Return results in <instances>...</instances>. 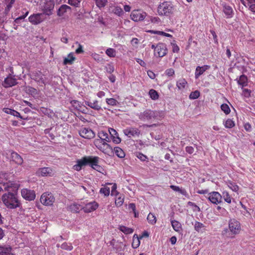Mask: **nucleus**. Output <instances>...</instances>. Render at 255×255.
<instances>
[{
	"label": "nucleus",
	"instance_id": "f257e3e1",
	"mask_svg": "<svg viewBox=\"0 0 255 255\" xmlns=\"http://www.w3.org/2000/svg\"><path fill=\"white\" fill-rule=\"evenodd\" d=\"M3 204L8 209H15L21 206L20 201L16 194L8 192L4 193L1 197Z\"/></svg>",
	"mask_w": 255,
	"mask_h": 255
},
{
	"label": "nucleus",
	"instance_id": "f03ea898",
	"mask_svg": "<svg viewBox=\"0 0 255 255\" xmlns=\"http://www.w3.org/2000/svg\"><path fill=\"white\" fill-rule=\"evenodd\" d=\"M93 156H85L81 159L76 161V164L73 166V169L76 171H80L82 168L87 165L91 166L92 163H96L97 158H93Z\"/></svg>",
	"mask_w": 255,
	"mask_h": 255
},
{
	"label": "nucleus",
	"instance_id": "7ed1b4c3",
	"mask_svg": "<svg viewBox=\"0 0 255 255\" xmlns=\"http://www.w3.org/2000/svg\"><path fill=\"white\" fill-rule=\"evenodd\" d=\"M173 5L169 1H164L158 6V12L160 15L168 16L172 13L173 11Z\"/></svg>",
	"mask_w": 255,
	"mask_h": 255
},
{
	"label": "nucleus",
	"instance_id": "20e7f679",
	"mask_svg": "<svg viewBox=\"0 0 255 255\" xmlns=\"http://www.w3.org/2000/svg\"><path fill=\"white\" fill-rule=\"evenodd\" d=\"M55 197L53 194L49 192L43 193L40 197V202L45 206H52L55 202Z\"/></svg>",
	"mask_w": 255,
	"mask_h": 255
},
{
	"label": "nucleus",
	"instance_id": "39448f33",
	"mask_svg": "<svg viewBox=\"0 0 255 255\" xmlns=\"http://www.w3.org/2000/svg\"><path fill=\"white\" fill-rule=\"evenodd\" d=\"M229 228L230 231L235 235L239 234L241 229L240 222L234 219L229 221Z\"/></svg>",
	"mask_w": 255,
	"mask_h": 255
},
{
	"label": "nucleus",
	"instance_id": "423d86ee",
	"mask_svg": "<svg viewBox=\"0 0 255 255\" xmlns=\"http://www.w3.org/2000/svg\"><path fill=\"white\" fill-rule=\"evenodd\" d=\"M21 195L23 198L29 201L35 199L36 195L35 191L27 188H23L21 190Z\"/></svg>",
	"mask_w": 255,
	"mask_h": 255
},
{
	"label": "nucleus",
	"instance_id": "0eeeda50",
	"mask_svg": "<svg viewBox=\"0 0 255 255\" xmlns=\"http://www.w3.org/2000/svg\"><path fill=\"white\" fill-rule=\"evenodd\" d=\"M207 198L212 203L218 204L222 202V196L218 192H211L208 194Z\"/></svg>",
	"mask_w": 255,
	"mask_h": 255
},
{
	"label": "nucleus",
	"instance_id": "6e6552de",
	"mask_svg": "<svg viewBox=\"0 0 255 255\" xmlns=\"http://www.w3.org/2000/svg\"><path fill=\"white\" fill-rule=\"evenodd\" d=\"M54 5L55 3L54 0H45L43 8L44 13H45L48 15H51L52 14V10L54 8Z\"/></svg>",
	"mask_w": 255,
	"mask_h": 255
},
{
	"label": "nucleus",
	"instance_id": "1a4fd4ad",
	"mask_svg": "<svg viewBox=\"0 0 255 255\" xmlns=\"http://www.w3.org/2000/svg\"><path fill=\"white\" fill-rule=\"evenodd\" d=\"M167 53L166 45L163 43H159L156 45V51L154 53L155 55L159 57L165 56Z\"/></svg>",
	"mask_w": 255,
	"mask_h": 255
},
{
	"label": "nucleus",
	"instance_id": "9d476101",
	"mask_svg": "<svg viewBox=\"0 0 255 255\" xmlns=\"http://www.w3.org/2000/svg\"><path fill=\"white\" fill-rule=\"evenodd\" d=\"M146 15L145 12H141L139 10H134L131 12L130 17L134 21H141L144 19Z\"/></svg>",
	"mask_w": 255,
	"mask_h": 255
},
{
	"label": "nucleus",
	"instance_id": "9b49d317",
	"mask_svg": "<svg viewBox=\"0 0 255 255\" xmlns=\"http://www.w3.org/2000/svg\"><path fill=\"white\" fill-rule=\"evenodd\" d=\"M81 136L87 139L93 138L95 136V132L90 128H84L79 131Z\"/></svg>",
	"mask_w": 255,
	"mask_h": 255
},
{
	"label": "nucleus",
	"instance_id": "f8f14e48",
	"mask_svg": "<svg viewBox=\"0 0 255 255\" xmlns=\"http://www.w3.org/2000/svg\"><path fill=\"white\" fill-rule=\"evenodd\" d=\"M43 14V13L33 14L28 17L29 22L34 25L39 24L43 20V18L41 17Z\"/></svg>",
	"mask_w": 255,
	"mask_h": 255
},
{
	"label": "nucleus",
	"instance_id": "ddd939ff",
	"mask_svg": "<svg viewBox=\"0 0 255 255\" xmlns=\"http://www.w3.org/2000/svg\"><path fill=\"white\" fill-rule=\"evenodd\" d=\"M153 111L147 109L140 114L139 118L142 121L151 120L153 119Z\"/></svg>",
	"mask_w": 255,
	"mask_h": 255
},
{
	"label": "nucleus",
	"instance_id": "4468645a",
	"mask_svg": "<svg viewBox=\"0 0 255 255\" xmlns=\"http://www.w3.org/2000/svg\"><path fill=\"white\" fill-rule=\"evenodd\" d=\"M98 207V204L93 201L86 204L85 206H82V209L85 213H90L96 210Z\"/></svg>",
	"mask_w": 255,
	"mask_h": 255
},
{
	"label": "nucleus",
	"instance_id": "2eb2a0df",
	"mask_svg": "<svg viewBox=\"0 0 255 255\" xmlns=\"http://www.w3.org/2000/svg\"><path fill=\"white\" fill-rule=\"evenodd\" d=\"M123 131L124 134L128 136L129 137L134 136H139L140 134L139 130L135 128H129L125 129Z\"/></svg>",
	"mask_w": 255,
	"mask_h": 255
},
{
	"label": "nucleus",
	"instance_id": "dca6fc26",
	"mask_svg": "<svg viewBox=\"0 0 255 255\" xmlns=\"http://www.w3.org/2000/svg\"><path fill=\"white\" fill-rule=\"evenodd\" d=\"M16 84V79L14 78V76H12L11 75H9V76L4 79L3 85L4 87L7 88L14 86Z\"/></svg>",
	"mask_w": 255,
	"mask_h": 255
},
{
	"label": "nucleus",
	"instance_id": "f3484780",
	"mask_svg": "<svg viewBox=\"0 0 255 255\" xmlns=\"http://www.w3.org/2000/svg\"><path fill=\"white\" fill-rule=\"evenodd\" d=\"M43 75L39 71H36L32 73V78L39 83L45 84V81L43 78Z\"/></svg>",
	"mask_w": 255,
	"mask_h": 255
},
{
	"label": "nucleus",
	"instance_id": "a211bd4d",
	"mask_svg": "<svg viewBox=\"0 0 255 255\" xmlns=\"http://www.w3.org/2000/svg\"><path fill=\"white\" fill-rule=\"evenodd\" d=\"M223 11L227 18H231L233 15V10L232 7L228 4L223 3Z\"/></svg>",
	"mask_w": 255,
	"mask_h": 255
},
{
	"label": "nucleus",
	"instance_id": "6ab92c4d",
	"mask_svg": "<svg viewBox=\"0 0 255 255\" xmlns=\"http://www.w3.org/2000/svg\"><path fill=\"white\" fill-rule=\"evenodd\" d=\"M103 145V146L100 149L101 151L109 155H111L114 154L113 149L110 144L105 142Z\"/></svg>",
	"mask_w": 255,
	"mask_h": 255
},
{
	"label": "nucleus",
	"instance_id": "aec40b11",
	"mask_svg": "<svg viewBox=\"0 0 255 255\" xmlns=\"http://www.w3.org/2000/svg\"><path fill=\"white\" fill-rule=\"evenodd\" d=\"M93 158H97L96 162V163H92L91 165V167L94 170L99 172V173H101L102 174H104L105 173V171L104 169L102 166L98 165L99 157L98 156H94Z\"/></svg>",
	"mask_w": 255,
	"mask_h": 255
},
{
	"label": "nucleus",
	"instance_id": "412c9836",
	"mask_svg": "<svg viewBox=\"0 0 255 255\" xmlns=\"http://www.w3.org/2000/svg\"><path fill=\"white\" fill-rule=\"evenodd\" d=\"M37 175H46V174H53V170L50 167H43L39 168L36 172Z\"/></svg>",
	"mask_w": 255,
	"mask_h": 255
},
{
	"label": "nucleus",
	"instance_id": "4be33fe9",
	"mask_svg": "<svg viewBox=\"0 0 255 255\" xmlns=\"http://www.w3.org/2000/svg\"><path fill=\"white\" fill-rule=\"evenodd\" d=\"M85 103L87 106L95 110L99 111L101 109V106L99 104V102L97 100L93 101H85Z\"/></svg>",
	"mask_w": 255,
	"mask_h": 255
},
{
	"label": "nucleus",
	"instance_id": "5701e85b",
	"mask_svg": "<svg viewBox=\"0 0 255 255\" xmlns=\"http://www.w3.org/2000/svg\"><path fill=\"white\" fill-rule=\"evenodd\" d=\"M210 68V66L208 65H204L203 66H197L196 69V71L195 73V77L196 79H198L199 77L203 74V73L208 69Z\"/></svg>",
	"mask_w": 255,
	"mask_h": 255
},
{
	"label": "nucleus",
	"instance_id": "b1692460",
	"mask_svg": "<svg viewBox=\"0 0 255 255\" xmlns=\"http://www.w3.org/2000/svg\"><path fill=\"white\" fill-rule=\"evenodd\" d=\"M11 158L15 163L20 165L23 162L22 158L16 152L12 151L11 153Z\"/></svg>",
	"mask_w": 255,
	"mask_h": 255
},
{
	"label": "nucleus",
	"instance_id": "393cba45",
	"mask_svg": "<svg viewBox=\"0 0 255 255\" xmlns=\"http://www.w3.org/2000/svg\"><path fill=\"white\" fill-rule=\"evenodd\" d=\"M68 209L73 213H78L82 209V206L76 203H73L68 207Z\"/></svg>",
	"mask_w": 255,
	"mask_h": 255
},
{
	"label": "nucleus",
	"instance_id": "a878e982",
	"mask_svg": "<svg viewBox=\"0 0 255 255\" xmlns=\"http://www.w3.org/2000/svg\"><path fill=\"white\" fill-rule=\"evenodd\" d=\"M71 9V8L69 6L66 4H63L59 8L57 11V15L59 16H61L67 11V10H70Z\"/></svg>",
	"mask_w": 255,
	"mask_h": 255
},
{
	"label": "nucleus",
	"instance_id": "bb28decb",
	"mask_svg": "<svg viewBox=\"0 0 255 255\" xmlns=\"http://www.w3.org/2000/svg\"><path fill=\"white\" fill-rule=\"evenodd\" d=\"M20 186V184L18 182H12L9 181L6 183V185L5 187V188H11L13 191H16L18 190Z\"/></svg>",
	"mask_w": 255,
	"mask_h": 255
},
{
	"label": "nucleus",
	"instance_id": "cd10ccee",
	"mask_svg": "<svg viewBox=\"0 0 255 255\" xmlns=\"http://www.w3.org/2000/svg\"><path fill=\"white\" fill-rule=\"evenodd\" d=\"M5 112L8 114L13 115L14 117L19 118L21 119H23V120L26 119V118H25L21 116L19 113H18V112H17L14 110L11 109H8V108L5 109Z\"/></svg>",
	"mask_w": 255,
	"mask_h": 255
},
{
	"label": "nucleus",
	"instance_id": "c85d7f7f",
	"mask_svg": "<svg viewBox=\"0 0 255 255\" xmlns=\"http://www.w3.org/2000/svg\"><path fill=\"white\" fill-rule=\"evenodd\" d=\"M75 60V57L73 56V54L70 53L68 54L67 57L64 58L63 64L65 65L67 64H72Z\"/></svg>",
	"mask_w": 255,
	"mask_h": 255
},
{
	"label": "nucleus",
	"instance_id": "c756f323",
	"mask_svg": "<svg viewBox=\"0 0 255 255\" xmlns=\"http://www.w3.org/2000/svg\"><path fill=\"white\" fill-rule=\"evenodd\" d=\"M238 83L239 85L242 86V87H245L247 85L248 83V78L245 75H242L240 76L239 79H237Z\"/></svg>",
	"mask_w": 255,
	"mask_h": 255
},
{
	"label": "nucleus",
	"instance_id": "7c9ffc66",
	"mask_svg": "<svg viewBox=\"0 0 255 255\" xmlns=\"http://www.w3.org/2000/svg\"><path fill=\"white\" fill-rule=\"evenodd\" d=\"M114 153L120 158H124L125 156V153L123 149L119 147H115L114 149Z\"/></svg>",
	"mask_w": 255,
	"mask_h": 255
},
{
	"label": "nucleus",
	"instance_id": "2f4dec72",
	"mask_svg": "<svg viewBox=\"0 0 255 255\" xmlns=\"http://www.w3.org/2000/svg\"><path fill=\"white\" fill-rule=\"evenodd\" d=\"M195 230L198 232H203V230H205V226L203 224L196 221L194 225Z\"/></svg>",
	"mask_w": 255,
	"mask_h": 255
},
{
	"label": "nucleus",
	"instance_id": "473e14b6",
	"mask_svg": "<svg viewBox=\"0 0 255 255\" xmlns=\"http://www.w3.org/2000/svg\"><path fill=\"white\" fill-rule=\"evenodd\" d=\"M153 119L160 120L164 116V113L163 111H153Z\"/></svg>",
	"mask_w": 255,
	"mask_h": 255
},
{
	"label": "nucleus",
	"instance_id": "72a5a7b5",
	"mask_svg": "<svg viewBox=\"0 0 255 255\" xmlns=\"http://www.w3.org/2000/svg\"><path fill=\"white\" fill-rule=\"evenodd\" d=\"M119 230L125 234H130L133 232V230L132 229L124 226H120L119 227Z\"/></svg>",
	"mask_w": 255,
	"mask_h": 255
},
{
	"label": "nucleus",
	"instance_id": "f704fd0d",
	"mask_svg": "<svg viewBox=\"0 0 255 255\" xmlns=\"http://www.w3.org/2000/svg\"><path fill=\"white\" fill-rule=\"evenodd\" d=\"M98 136L100 139H102L103 141L107 142L110 141V139L108 138V134L106 132L101 131L98 133Z\"/></svg>",
	"mask_w": 255,
	"mask_h": 255
},
{
	"label": "nucleus",
	"instance_id": "c9c22d12",
	"mask_svg": "<svg viewBox=\"0 0 255 255\" xmlns=\"http://www.w3.org/2000/svg\"><path fill=\"white\" fill-rule=\"evenodd\" d=\"M187 84V82L185 79H180L177 82L176 85L179 89H182L185 88Z\"/></svg>",
	"mask_w": 255,
	"mask_h": 255
},
{
	"label": "nucleus",
	"instance_id": "e433bc0d",
	"mask_svg": "<svg viewBox=\"0 0 255 255\" xmlns=\"http://www.w3.org/2000/svg\"><path fill=\"white\" fill-rule=\"evenodd\" d=\"M124 196L120 195L118 197L115 199V204L117 207H121L124 203Z\"/></svg>",
	"mask_w": 255,
	"mask_h": 255
},
{
	"label": "nucleus",
	"instance_id": "4c0bfd02",
	"mask_svg": "<svg viewBox=\"0 0 255 255\" xmlns=\"http://www.w3.org/2000/svg\"><path fill=\"white\" fill-rule=\"evenodd\" d=\"M10 247L2 248L0 252V255H13L11 253Z\"/></svg>",
	"mask_w": 255,
	"mask_h": 255
},
{
	"label": "nucleus",
	"instance_id": "58836bf2",
	"mask_svg": "<svg viewBox=\"0 0 255 255\" xmlns=\"http://www.w3.org/2000/svg\"><path fill=\"white\" fill-rule=\"evenodd\" d=\"M171 225H172V226L173 229L175 231L178 232V231H180L181 227V224L179 222H178L176 220L172 221Z\"/></svg>",
	"mask_w": 255,
	"mask_h": 255
},
{
	"label": "nucleus",
	"instance_id": "ea45409f",
	"mask_svg": "<svg viewBox=\"0 0 255 255\" xmlns=\"http://www.w3.org/2000/svg\"><path fill=\"white\" fill-rule=\"evenodd\" d=\"M140 245L139 239L136 235H134L133 237V242L132 244L133 248H137Z\"/></svg>",
	"mask_w": 255,
	"mask_h": 255
},
{
	"label": "nucleus",
	"instance_id": "a19ab883",
	"mask_svg": "<svg viewBox=\"0 0 255 255\" xmlns=\"http://www.w3.org/2000/svg\"><path fill=\"white\" fill-rule=\"evenodd\" d=\"M170 187L174 191L178 192L182 195H185L186 194V191L184 189H181L179 186L170 185Z\"/></svg>",
	"mask_w": 255,
	"mask_h": 255
},
{
	"label": "nucleus",
	"instance_id": "79ce46f5",
	"mask_svg": "<svg viewBox=\"0 0 255 255\" xmlns=\"http://www.w3.org/2000/svg\"><path fill=\"white\" fill-rule=\"evenodd\" d=\"M147 220L148 223L151 225H154L156 222L155 216L150 213L148 215Z\"/></svg>",
	"mask_w": 255,
	"mask_h": 255
},
{
	"label": "nucleus",
	"instance_id": "37998d69",
	"mask_svg": "<svg viewBox=\"0 0 255 255\" xmlns=\"http://www.w3.org/2000/svg\"><path fill=\"white\" fill-rule=\"evenodd\" d=\"M149 95L150 97L154 100H157L159 98L158 93L154 89H151L149 90Z\"/></svg>",
	"mask_w": 255,
	"mask_h": 255
},
{
	"label": "nucleus",
	"instance_id": "c03bdc74",
	"mask_svg": "<svg viewBox=\"0 0 255 255\" xmlns=\"http://www.w3.org/2000/svg\"><path fill=\"white\" fill-rule=\"evenodd\" d=\"M106 53L110 57H115L116 55V51L113 48H109L106 50Z\"/></svg>",
	"mask_w": 255,
	"mask_h": 255
},
{
	"label": "nucleus",
	"instance_id": "a18cd8bd",
	"mask_svg": "<svg viewBox=\"0 0 255 255\" xmlns=\"http://www.w3.org/2000/svg\"><path fill=\"white\" fill-rule=\"evenodd\" d=\"M105 142L104 141L100 139H96L94 141V144L99 150L103 146V145Z\"/></svg>",
	"mask_w": 255,
	"mask_h": 255
},
{
	"label": "nucleus",
	"instance_id": "49530a36",
	"mask_svg": "<svg viewBox=\"0 0 255 255\" xmlns=\"http://www.w3.org/2000/svg\"><path fill=\"white\" fill-rule=\"evenodd\" d=\"M222 195L224 200L228 203H231L232 201V198L230 197L229 193L226 191H224L222 193Z\"/></svg>",
	"mask_w": 255,
	"mask_h": 255
},
{
	"label": "nucleus",
	"instance_id": "de8ad7c7",
	"mask_svg": "<svg viewBox=\"0 0 255 255\" xmlns=\"http://www.w3.org/2000/svg\"><path fill=\"white\" fill-rule=\"evenodd\" d=\"M228 186L233 191L237 192L239 190L238 186L231 181H229L228 182Z\"/></svg>",
	"mask_w": 255,
	"mask_h": 255
},
{
	"label": "nucleus",
	"instance_id": "09e8293b",
	"mask_svg": "<svg viewBox=\"0 0 255 255\" xmlns=\"http://www.w3.org/2000/svg\"><path fill=\"white\" fill-rule=\"evenodd\" d=\"M200 92L198 90L192 92L189 95V98L192 100L196 99L200 96Z\"/></svg>",
	"mask_w": 255,
	"mask_h": 255
},
{
	"label": "nucleus",
	"instance_id": "8fccbe9b",
	"mask_svg": "<svg viewBox=\"0 0 255 255\" xmlns=\"http://www.w3.org/2000/svg\"><path fill=\"white\" fill-rule=\"evenodd\" d=\"M61 248L67 251H71L73 249V246L70 243H64L61 246Z\"/></svg>",
	"mask_w": 255,
	"mask_h": 255
},
{
	"label": "nucleus",
	"instance_id": "3c124183",
	"mask_svg": "<svg viewBox=\"0 0 255 255\" xmlns=\"http://www.w3.org/2000/svg\"><path fill=\"white\" fill-rule=\"evenodd\" d=\"M221 110L226 114H229L230 112V109L229 106L226 104H223L221 106Z\"/></svg>",
	"mask_w": 255,
	"mask_h": 255
},
{
	"label": "nucleus",
	"instance_id": "603ef678",
	"mask_svg": "<svg viewBox=\"0 0 255 255\" xmlns=\"http://www.w3.org/2000/svg\"><path fill=\"white\" fill-rule=\"evenodd\" d=\"M5 3L7 4L5 8V11H9L15 2V0H4Z\"/></svg>",
	"mask_w": 255,
	"mask_h": 255
},
{
	"label": "nucleus",
	"instance_id": "864d4df0",
	"mask_svg": "<svg viewBox=\"0 0 255 255\" xmlns=\"http://www.w3.org/2000/svg\"><path fill=\"white\" fill-rule=\"evenodd\" d=\"M106 102L108 105L112 106H116L118 103V101L114 98H107L106 99Z\"/></svg>",
	"mask_w": 255,
	"mask_h": 255
},
{
	"label": "nucleus",
	"instance_id": "5fc2aeb1",
	"mask_svg": "<svg viewBox=\"0 0 255 255\" xmlns=\"http://www.w3.org/2000/svg\"><path fill=\"white\" fill-rule=\"evenodd\" d=\"M248 1V5L250 9L253 12H255V0H247Z\"/></svg>",
	"mask_w": 255,
	"mask_h": 255
},
{
	"label": "nucleus",
	"instance_id": "6e6d98bb",
	"mask_svg": "<svg viewBox=\"0 0 255 255\" xmlns=\"http://www.w3.org/2000/svg\"><path fill=\"white\" fill-rule=\"evenodd\" d=\"M234 126V122L231 119H228L225 122V126L227 128H232Z\"/></svg>",
	"mask_w": 255,
	"mask_h": 255
},
{
	"label": "nucleus",
	"instance_id": "4d7b16f0",
	"mask_svg": "<svg viewBox=\"0 0 255 255\" xmlns=\"http://www.w3.org/2000/svg\"><path fill=\"white\" fill-rule=\"evenodd\" d=\"M100 192L101 194H103L105 196H107L110 194V188L108 187L101 188Z\"/></svg>",
	"mask_w": 255,
	"mask_h": 255
},
{
	"label": "nucleus",
	"instance_id": "13d9d810",
	"mask_svg": "<svg viewBox=\"0 0 255 255\" xmlns=\"http://www.w3.org/2000/svg\"><path fill=\"white\" fill-rule=\"evenodd\" d=\"M68 3L71 5L77 7L81 0H68Z\"/></svg>",
	"mask_w": 255,
	"mask_h": 255
},
{
	"label": "nucleus",
	"instance_id": "bf43d9fd",
	"mask_svg": "<svg viewBox=\"0 0 255 255\" xmlns=\"http://www.w3.org/2000/svg\"><path fill=\"white\" fill-rule=\"evenodd\" d=\"M26 91L27 93L30 94H36L37 93L36 89L30 86L26 88Z\"/></svg>",
	"mask_w": 255,
	"mask_h": 255
},
{
	"label": "nucleus",
	"instance_id": "052dcab7",
	"mask_svg": "<svg viewBox=\"0 0 255 255\" xmlns=\"http://www.w3.org/2000/svg\"><path fill=\"white\" fill-rule=\"evenodd\" d=\"M115 13L119 16H121L124 14V11L121 7H116L115 9Z\"/></svg>",
	"mask_w": 255,
	"mask_h": 255
},
{
	"label": "nucleus",
	"instance_id": "680f3d73",
	"mask_svg": "<svg viewBox=\"0 0 255 255\" xmlns=\"http://www.w3.org/2000/svg\"><path fill=\"white\" fill-rule=\"evenodd\" d=\"M116 188H117V185H116V184H115L113 186L112 188V191H111V195H115L117 196L119 195V193L116 190Z\"/></svg>",
	"mask_w": 255,
	"mask_h": 255
},
{
	"label": "nucleus",
	"instance_id": "e2e57ef3",
	"mask_svg": "<svg viewBox=\"0 0 255 255\" xmlns=\"http://www.w3.org/2000/svg\"><path fill=\"white\" fill-rule=\"evenodd\" d=\"M136 156L142 161H145L147 158L146 156L141 153H137Z\"/></svg>",
	"mask_w": 255,
	"mask_h": 255
},
{
	"label": "nucleus",
	"instance_id": "0e129e2a",
	"mask_svg": "<svg viewBox=\"0 0 255 255\" xmlns=\"http://www.w3.org/2000/svg\"><path fill=\"white\" fill-rule=\"evenodd\" d=\"M113 142L116 144L119 143L121 141V139L119 137L118 134L112 137Z\"/></svg>",
	"mask_w": 255,
	"mask_h": 255
},
{
	"label": "nucleus",
	"instance_id": "69168bd1",
	"mask_svg": "<svg viewBox=\"0 0 255 255\" xmlns=\"http://www.w3.org/2000/svg\"><path fill=\"white\" fill-rule=\"evenodd\" d=\"M107 69V72L111 74L113 73L114 71V67L112 65L109 64L107 67H106Z\"/></svg>",
	"mask_w": 255,
	"mask_h": 255
},
{
	"label": "nucleus",
	"instance_id": "338daca9",
	"mask_svg": "<svg viewBox=\"0 0 255 255\" xmlns=\"http://www.w3.org/2000/svg\"><path fill=\"white\" fill-rule=\"evenodd\" d=\"M165 73L168 76H172L174 74V70L172 68L168 69L166 70Z\"/></svg>",
	"mask_w": 255,
	"mask_h": 255
},
{
	"label": "nucleus",
	"instance_id": "774afa93",
	"mask_svg": "<svg viewBox=\"0 0 255 255\" xmlns=\"http://www.w3.org/2000/svg\"><path fill=\"white\" fill-rule=\"evenodd\" d=\"M171 44L172 45V51L174 53H177L179 51V47L176 44L171 43Z\"/></svg>",
	"mask_w": 255,
	"mask_h": 255
}]
</instances>
